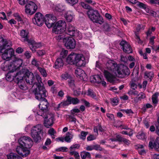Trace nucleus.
<instances>
[{
    "label": "nucleus",
    "mask_w": 159,
    "mask_h": 159,
    "mask_svg": "<svg viewBox=\"0 0 159 159\" xmlns=\"http://www.w3.org/2000/svg\"><path fill=\"white\" fill-rule=\"evenodd\" d=\"M68 84L70 87L72 89H74L75 86L74 80H70L68 81Z\"/></svg>",
    "instance_id": "obj_55"
},
{
    "label": "nucleus",
    "mask_w": 159,
    "mask_h": 159,
    "mask_svg": "<svg viewBox=\"0 0 159 159\" xmlns=\"http://www.w3.org/2000/svg\"><path fill=\"white\" fill-rule=\"evenodd\" d=\"M149 147L151 148H154L155 150L159 151V137H157L155 139L154 143L152 141L149 143Z\"/></svg>",
    "instance_id": "obj_22"
},
{
    "label": "nucleus",
    "mask_w": 159,
    "mask_h": 159,
    "mask_svg": "<svg viewBox=\"0 0 159 159\" xmlns=\"http://www.w3.org/2000/svg\"><path fill=\"white\" fill-rule=\"evenodd\" d=\"M12 97H15L17 99H20L23 98L22 94L20 92V91L16 90V91L13 92L12 94Z\"/></svg>",
    "instance_id": "obj_31"
},
{
    "label": "nucleus",
    "mask_w": 159,
    "mask_h": 159,
    "mask_svg": "<svg viewBox=\"0 0 159 159\" xmlns=\"http://www.w3.org/2000/svg\"><path fill=\"white\" fill-rule=\"evenodd\" d=\"M53 9L55 11L63 13L65 11L66 7L62 4H58L54 6Z\"/></svg>",
    "instance_id": "obj_23"
},
{
    "label": "nucleus",
    "mask_w": 159,
    "mask_h": 159,
    "mask_svg": "<svg viewBox=\"0 0 159 159\" xmlns=\"http://www.w3.org/2000/svg\"><path fill=\"white\" fill-rule=\"evenodd\" d=\"M86 2H82L81 3V6L84 8L85 9H89L90 6L88 5V4L86 3Z\"/></svg>",
    "instance_id": "obj_57"
},
{
    "label": "nucleus",
    "mask_w": 159,
    "mask_h": 159,
    "mask_svg": "<svg viewBox=\"0 0 159 159\" xmlns=\"http://www.w3.org/2000/svg\"><path fill=\"white\" fill-rule=\"evenodd\" d=\"M80 147L79 144H75L73 145L70 148V151H73L76 149Z\"/></svg>",
    "instance_id": "obj_60"
},
{
    "label": "nucleus",
    "mask_w": 159,
    "mask_h": 159,
    "mask_svg": "<svg viewBox=\"0 0 159 159\" xmlns=\"http://www.w3.org/2000/svg\"><path fill=\"white\" fill-rule=\"evenodd\" d=\"M143 145L140 144L137 145L136 147V148L139 150V152L141 155H144L146 153V151L143 148Z\"/></svg>",
    "instance_id": "obj_32"
},
{
    "label": "nucleus",
    "mask_w": 159,
    "mask_h": 159,
    "mask_svg": "<svg viewBox=\"0 0 159 159\" xmlns=\"http://www.w3.org/2000/svg\"><path fill=\"white\" fill-rule=\"evenodd\" d=\"M135 90H130L128 92V94L129 95L137 96L134 98V103H136L140 101L142 99H144L145 97V95L143 93L140 92L139 93L138 91Z\"/></svg>",
    "instance_id": "obj_11"
},
{
    "label": "nucleus",
    "mask_w": 159,
    "mask_h": 159,
    "mask_svg": "<svg viewBox=\"0 0 159 159\" xmlns=\"http://www.w3.org/2000/svg\"><path fill=\"white\" fill-rule=\"evenodd\" d=\"M124 138H122L120 135H117L116 136V139H115L114 138H111V140L113 141H118L120 142H122L123 139H124Z\"/></svg>",
    "instance_id": "obj_49"
},
{
    "label": "nucleus",
    "mask_w": 159,
    "mask_h": 159,
    "mask_svg": "<svg viewBox=\"0 0 159 159\" xmlns=\"http://www.w3.org/2000/svg\"><path fill=\"white\" fill-rule=\"evenodd\" d=\"M23 62L22 59L18 57H15V59L8 66V69H13L16 70L22 65Z\"/></svg>",
    "instance_id": "obj_13"
},
{
    "label": "nucleus",
    "mask_w": 159,
    "mask_h": 159,
    "mask_svg": "<svg viewBox=\"0 0 159 159\" xmlns=\"http://www.w3.org/2000/svg\"><path fill=\"white\" fill-rule=\"evenodd\" d=\"M96 67L100 69L102 71L103 70L102 67V65L98 61H96Z\"/></svg>",
    "instance_id": "obj_62"
},
{
    "label": "nucleus",
    "mask_w": 159,
    "mask_h": 159,
    "mask_svg": "<svg viewBox=\"0 0 159 159\" xmlns=\"http://www.w3.org/2000/svg\"><path fill=\"white\" fill-rule=\"evenodd\" d=\"M66 2L72 5H74L76 3L78 2V0H65Z\"/></svg>",
    "instance_id": "obj_56"
},
{
    "label": "nucleus",
    "mask_w": 159,
    "mask_h": 159,
    "mask_svg": "<svg viewBox=\"0 0 159 159\" xmlns=\"http://www.w3.org/2000/svg\"><path fill=\"white\" fill-rule=\"evenodd\" d=\"M93 149L96 150L101 151L102 148H101L100 145H93Z\"/></svg>",
    "instance_id": "obj_64"
},
{
    "label": "nucleus",
    "mask_w": 159,
    "mask_h": 159,
    "mask_svg": "<svg viewBox=\"0 0 159 159\" xmlns=\"http://www.w3.org/2000/svg\"><path fill=\"white\" fill-rule=\"evenodd\" d=\"M145 76H146L147 78H149L151 79L150 81H151V79L154 76L153 73V72H146L144 73Z\"/></svg>",
    "instance_id": "obj_45"
},
{
    "label": "nucleus",
    "mask_w": 159,
    "mask_h": 159,
    "mask_svg": "<svg viewBox=\"0 0 159 159\" xmlns=\"http://www.w3.org/2000/svg\"><path fill=\"white\" fill-rule=\"evenodd\" d=\"M130 87L133 90H135L137 88V84L133 81L130 82Z\"/></svg>",
    "instance_id": "obj_58"
},
{
    "label": "nucleus",
    "mask_w": 159,
    "mask_h": 159,
    "mask_svg": "<svg viewBox=\"0 0 159 159\" xmlns=\"http://www.w3.org/2000/svg\"><path fill=\"white\" fill-rule=\"evenodd\" d=\"M67 106L66 101H65L59 103L57 105H55L54 106V109L55 110L58 111L60 108L64 107H65Z\"/></svg>",
    "instance_id": "obj_29"
},
{
    "label": "nucleus",
    "mask_w": 159,
    "mask_h": 159,
    "mask_svg": "<svg viewBox=\"0 0 159 159\" xmlns=\"http://www.w3.org/2000/svg\"><path fill=\"white\" fill-rule=\"evenodd\" d=\"M90 80L92 82L99 84L101 83V78L99 75H95L91 76Z\"/></svg>",
    "instance_id": "obj_26"
},
{
    "label": "nucleus",
    "mask_w": 159,
    "mask_h": 159,
    "mask_svg": "<svg viewBox=\"0 0 159 159\" xmlns=\"http://www.w3.org/2000/svg\"><path fill=\"white\" fill-rule=\"evenodd\" d=\"M61 80H66L67 79L70 78V76L67 72H65L62 74L61 75Z\"/></svg>",
    "instance_id": "obj_34"
},
{
    "label": "nucleus",
    "mask_w": 159,
    "mask_h": 159,
    "mask_svg": "<svg viewBox=\"0 0 159 159\" xmlns=\"http://www.w3.org/2000/svg\"><path fill=\"white\" fill-rule=\"evenodd\" d=\"M54 118V115L53 114H48L44 118V126L47 128H49L50 126L52 125L53 123Z\"/></svg>",
    "instance_id": "obj_17"
},
{
    "label": "nucleus",
    "mask_w": 159,
    "mask_h": 159,
    "mask_svg": "<svg viewBox=\"0 0 159 159\" xmlns=\"http://www.w3.org/2000/svg\"><path fill=\"white\" fill-rule=\"evenodd\" d=\"M39 71L40 72L41 74L44 77H46L47 75V72L46 70L41 67H38V68Z\"/></svg>",
    "instance_id": "obj_50"
},
{
    "label": "nucleus",
    "mask_w": 159,
    "mask_h": 159,
    "mask_svg": "<svg viewBox=\"0 0 159 159\" xmlns=\"http://www.w3.org/2000/svg\"><path fill=\"white\" fill-rule=\"evenodd\" d=\"M87 95L90 96L91 98L95 99H97L96 94H94L93 91L90 89H89L88 91Z\"/></svg>",
    "instance_id": "obj_41"
},
{
    "label": "nucleus",
    "mask_w": 159,
    "mask_h": 159,
    "mask_svg": "<svg viewBox=\"0 0 159 159\" xmlns=\"http://www.w3.org/2000/svg\"><path fill=\"white\" fill-rule=\"evenodd\" d=\"M32 21L34 24L39 26H41L43 23V16L41 13L37 12L35 14Z\"/></svg>",
    "instance_id": "obj_14"
},
{
    "label": "nucleus",
    "mask_w": 159,
    "mask_h": 159,
    "mask_svg": "<svg viewBox=\"0 0 159 159\" xmlns=\"http://www.w3.org/2000/svg\"><path fill=\"white\" fill-rule=\"evenodd\" d=\"M29 32L27 30H22L20 31V40L23 42H29Z\"/></svg>",
    "instance_id": "obj_21"
},
{
    "label": "nucleus",
    "mask_w": 159,
    "mask_h": 159,
    "mask_svg": "<svg viewBox=\"0 0 159 159\" xmlns=\"http://www.w3.org/2000/svg\"><path fill=\"white\" fill-rule=\"evenodd\" d=\"M34 93L35 98L41 101L39 105L40 110L38 111L36 114L37 115L43 117L44 114L47 111L48 106L47 101L45 98L47 95L46 91L44 87L41 86L35 89Z\"/></svg>",
    "instance_id": "obj_2"
},
{
    "label": "nucleus",
    "mask_w": 159,
    "mask_h": 159,
    "mask_svg": "<svg viewBox=\"0 0 159 159\" xmlns=\"http://www.w3.org/2000/svg\"><path fill=\"white\" fill-rule=\"evenodd\" d=\"M73 36H75V38L79 39H81L83 37L82 34L78 30H77L74 35H73Z\"/></svg>",
    "instance_id": "obj_51"
},
{
    "label": "nucleus",
    "mask_w": 159,
    "mask_h": 159,
    "mask_svg": "<svg viewBox=\"0 0 159 159\" xmlns=\"http://www.w3.org/2000/svg\"><path fill=\"white\" fill-rule=\"evenodd\" d=\"M31 63L32 65L37 67L38 68V67H39V66L40 64V62L39 61L36 60L35 58L33 59Z\"/></svg>",
    "instance_id": "obj_48"
},
{
    "label": "nucleus",
    "mask_w": 159,
    "mask_h": 159,
    "mask_svg": "<svg viewBox=\"0 0 159 159\" xmlns=\"http://www.w3.org/2000/svg\"><path fill=\"white\" fill-rule=\"evenodd\" d=\"M122 111L130 115L134 113L133 112L131 109L123 110Z\"/></svg>",
    "instance_id": "obj_63"
},
{
    "label": "nucleus",
    "mask_w": 159,
    "mask_h": 159,
    "mask_svg": "<svg viewBox=\"0 0 159 159\" xmlns=\"http://www.w3.org/2000/svg\"><path fill=\"white\" fill-rule=\"evenodd\" d=\"M75 74L77 77H79L81 80L86 81L87 76L84 71L80 68H77L75 70Z\"/></svg>",
    "instance_id": "obj_19"
},
{
    "label": "nucleus",
    "mask_w": 159,
    "mask_h": 159,
    "mask_svg": "<svg viewBox=\"0 0 159 159\" xmlns=\"http://www.w3.org/2000/svg\"><path fill=\"white\" fill-rule=\"evenodd\" d=\"M65 45L67 48L73 49L75 46V42L74 39L70 37H66L64 39Z\"/></svg>",
    "instance_id": "obj_16"
},
{
    "label": "nucleus",
    "mask_w": 159,
    "mask_h": 159,
    "mask_svg": "<svg viewBox=\"0 0 159 159\" xmlns=\"http://www.w3.org/2000/svg\"><path fill=\"white\" fill-rule=\"evenodd\" d=\"M45 22L47 27L50 28L55 24L54 21L57 20L56 17L52 14H47L45 16Z\"/></svg>",
    "instance_id": "obj_12"
},
{
    "label": "nucleus",
    "mask_w": 159,
    "mask_h": 159,
    "mask_svg": "<svg viewBox=\"0 0 159 159\" xmlns=\"http://www.w3.org/2000/svg\"><path fill=\"white\" fill-rule=\"evenodd\" d=\"M10 46H8V44H6V46H4V45H2V47L3 48L2 52H0V53H2V59L7 61L9 60L13 56H14V51L12 48H9L8 47H10L11 46V43L10 42Z\"/></svg>",
    "instance_id": "obj_7"
},
{
    "label": "nucleus",
    "mask_w": 159,
    "mask_h": 159,
    "mask_svg": "<svg viewBox=\"0 0 159 159\" xmlns=\"http://www.w3.org/2000/svg\"><path fill=\"white\" fill-rule=\"evenodd\" d=\"M31 129V135L34 141L39 142L41 139V135L43 133L42 125L38 124L31 128V125H27L25 128V130L28 132Z\"/></svg>",
    "instance_id": "obj_3"
},
{
    "label": "nucleus",
    "mask_w": 159,
    "mask_h": 159,
    "mask_svg": "<svg viewBox=\"0 0 159 159\" xmlns=\"http://www.w3.org/2000/svg\"><path fill=\"white\" fill-rule=\"evenodd\" d=\"M36 78L37 79V80L38 82L39 85H38L37 87L36 88H37L39 86H42L43 87H44L43 86V84L42 82V79L40 76L39 75H36Z\"/></svg>",
    "instance_id": "obj_44"
},
{
    "label": "nucleus",
    "mask_w": 159,
    "mask_h": 159,
    "mask_svg": "<svg viewBox=\"0 0 159 159\" xmlns=\"http://www.w3.org/2000/svg\"><path fill=\"white\" fill-rule=\"evenodd\" d=\"M63 61L62 58H57L55 63V68L56 69L59 68L63 66Z\"/></svg>",
    "instance_id": "obj_28"
},
{
    "label": "nucleus",
    "mask_w": 159,
    "mask_h": 159,
    "mask_svg": "<svg viewBox=\"0 0 159 159\" xmlns=\"http://www.w3.org/2000/svg\"><path fill=\"white\" fill-rule=\"evenodd\" d=\"M20 71L21 72L22 75H20L19 77H17L18 80L20 81L24 79L27 83L31 85L35 83V78L33 73L26 70L24 74L22 71Z\"/></svg>",
    "instance_id": "obj_6"
},
{
    "label": "nucleus",
    "mask_w": 159,
    "mask_h": 159,
    "mask_svg": "<svg viewBox=\"0 0 159 159\" xmlns=\"http://www.w3.org/2000/svg\"><path fill=\"white\" fill-rule=\"evenodd\" d=\"M87 14L89 18L93 22L101 24L103 22L102 17L96 10L90 9L88 11Z\"/></svg>",
    "instance_id": "obj_8"
},
{
    "label": "nucleus",
    "mask_w": 159,
    "mask_h": 159,
    "mask_svg": "<svg viewBox=\"0 0 159 159\" xmlns=\"http://www.w3.org/2000/svg\"><path fill=\"white\" fill-rule=\"evenodd\" d=\"M13 16L15 18L16 20H17L18 22H22L23 21V18L22 16L20 15L17 13H15L13 14Z\"/></svg>",
    "instance_id": "obj_38"
},
{
    "label": "nucleus",
    "mask_w": 159,
    "mask_h": 159,
    "mask_svg": "<svg viewBox=\"0 0 159 159\" xmlns=\"http://www.w3.org/2000/svg\"><path fill=\"white\" fill-rule=\"evenodd\" d=\"M68 51L65 49H63L61 52L60 54V56L63 58H65L67 56L68 54Z\"/></svg>",
    "instance_id": "obj_52"
},
{
    "label": "nucleus",
    "mask_w": 159,
    "mask_h": 159,
    "mask_svg": "<svg viewBox=\"0 0 159 159\" xmlns=\"http://www.w3.org/2000/svg\"><path fill=\"white\" fill-rule=\"evenodd\" d=\"M80 155L82 159H85L86 158H89L90 157V154L89 152L84 151L82 152Z\"/></svg>",
    "instance_id": "obj_37"
},
{
    "label": "nucleus",
    "mask_w": 159,
    "mask_h": 159,
    "mask_svg": "<svg viewBox=\"0 0 159 159\" xmlns=\"http://www.w3.org/2000/svg\"><path fill=\"white\" fill-rule=\"evenodd\" d=\"M66 37H65L64 34H61L59 35L57 37H56V39L57 40L63 39V41L64 42V39L66 38Z\"/></svg>",
    "instance_id": "obj_61"
},
{
    "label": "nucleus",
    "mask_w": 159,
    "mask_h": 159,
    "mask_svg": "<svg viewBox=\"0 0 159 159\" xmlns=\"http://www.w3.org/2000/svg\"><path fill=\"white\" fill-rule=\"evenodd\" d=\"M136 5L139 7L143 9L146 7L147 5L142 2H140L138 1Z\"/></svg>",
    "instance_id": "obj_54"
},
{
    "label": "nucleus",
    "mask_w": 159,
    "mask_h": 159,
    "mask_svg": "<svg viewBox=\"0 0 159 159\" xmlns=\"http://www.w3.org/2000/svg\"><path fill=\"white\" fill-rule=\"evenodd\" d=\"M88 134V132L82 131L81 132L80 134L79 135V136L80 139L84 140L85 139L86 136Z\"/></svg>",
    "instance_id": "obj_46"
},
{
    "label": "nucleus",
    "mask_w": 159,
    "mask_h": 159,
    "mask_svg": "<svg viewBox=\"0 0 159 159\" xmlns=\"http://www.w3.org/2000/svg\"><path fill=\"white\" fill-rule=\"evenodd\" d=\"M144 9L145 10V11L147 13L150 14L151 16H156V12H155L152 11L151 9H150L147 6H146V7Z\"/></svg>",
    "instance_id": "obj_39"
},
{
    "label": "nucleus",
    "mask_w": 159,
    "mask_h": 159,
    "mask_svg": "<svg viewBox=\"0 0 159 159\" xmlns=\"http://www.w3.org/2000/svg\"><path fill=\"white\" fill-rule=\"evenodd\" d=\"M96 139V137L93 135H90L87 137V140L88 141L94 140Z\"/></svg>",
    "instance_id": "obj_59"
},
{
    "label": "nucleus",
    "mask_w": 159,
    "mask_h": 159,
    "mask_svg": "<svg viewBox=\"0 0 159 159\" xmlns=\"http://www.w3.org/2000/svg\"><path fill=\"white\" fill-rule=\"evenodd\" d=\"M159 95L158 93L156 92L155 93L152 97V102L154 104H157L158 102V97Z\"/></svg>",
    "instance_id": "obj_35"
},
{
    "label": "nucleus",
    "mask_w": 159,
    "mask_h": 159,
    "mask_svg": "<svg viewBox=\"0 0 159 159\" xmlns=\"http://www.w3.org/2000/svg\"><path fill=\"white\" fill-rule=\"evenodd\" d=\"M66 101L67 105L71 103L74 105H75L79 102V100L77 98H73L69 96L67 97V100Z\"/></svg>",
    "instance_id": "obj_25"
},
{
    "label": "nucleus",
    "mask_w": 159,
    "mask_h": 159,
    "mask_svg": "<svg viewBox=\"0 0 159 159\" xmlns=\"http://www.w3.org/2000/svg\"><path fill=\"white\" fill-rule=\"evenodd\" d=\"M20 81H19L18 84L20 89V91H25L27 90L28 88L25 85L24 83H21Z\"/></svg>",
    "instance_id": "obj_40"
},
{
    "label": "nucleus",
    "mask_w": 159,
    "mask_h": 159,
    "mask_svg": "<svg viewBox=\"0 0 159 159\" xmlns=\"http://www.w3.org/2000/svg\"><path fill=\"white\" fill-rule=\"evenodd\" d=\"M7 157L8 159H22L21 157L13 153H11L7 154Z\"/></svg>",
    "instance_id": "obj_30"
},
{
    "label": "nucleus",
    "mask_w": 159,
    "mask_h": 159,
    "mask_svg": "<svg viewBox=\"0 0 159 159\" xmlns=\"http://www.w3.org/2000/svg\"><path fill=\"white\" fill-rule=\"evenodd\" d=\"M56 151L58 152L61 151L62 152H66L68 151V149L66 147H61L56 149Z\"/></svg>",
    "instance_id": "obj_53"
},
{
    "label": "nucleus",
    "mask_w": 159,
    "mask_h": 159,
    "mask_svg": "<svg viewBox=\"0 0 159 159\" xmlns=\"http://www.w3.org/2000/svg\"><path fill=\"white\" fill-rule=\"evenodd\" d=\"M65 17L68 21L71 22L74 19L73 14L71 11H67L65 15Z\"/></svg>",
    "instance_id": "obj_27"
},
{
    "label": "nucleus",
    "mask_w": 159,
    "mask_h": 159,
    "mask_svg": "<svg viewBox=\"0 0 159 159\" xmlns=\"http://www.w3.org/2000/svg\"><path fill=\"white\" fill-rule=\"evenodd\" d=\"M54 24L52 29L53 33L55 34H61L66 30V25L65 21L60 20Z\"/></svg>",
    "instance_id": "obj_9"
},
{
    "label": "nucleus",
    "mask_w": 159,
    "mask_h": 159,
    "mask_svg": "<svg viewBox=\"0 0 159 159\" xmlns=\"http://www.w3.org/2000/svg\"><path fill=\"white\" fill-rule=\"evenodd\" d=\"M6 44H8L7 46H10V41H7L6 40H4L3 39H2V41L1 42H0V49H2L3 48L2 47V45H4V46H6Z\"/></svg>",
    "instance_id": "obj_47"
},
{
    "label": "nucleus",
    "mask_w": 159,
    "mask_h": 159,
    "mask_svg": "<svg viewBox=\"0 0 159 159\" xmlns=\"http://www.w3.org/2000/svg\"><path fill=\"white\" fill-rule=\"evenodd\" d=\"M123 51L128 53L132 52V49L129 44L124 41H121L120 43Z\"/></svg>",
    "instance_id": "obj_20"
},
{
    "label": "nucleus",
    "mask_w": 159,
    "mask_h": 159,
    "mask_svg": "<svg viewBox=\"0 0 159 159\" xmlns=\"http://www.w3.org/2000/svg\"><path fill=\"white\" fill-rule=\"evenodd\" d=\"M18 142L20 145L27 149L31 147L33 145L32 140L28 136H24L20 138Z\"/></svg>",
    "instance_id": "obj_10"
},
{
    "label": "nucleus",
    "mask_w": 159,
    "mask_h": 159,
    "mask_svg": "<svg viewBox=\"0 0 159 159\" xmlns=\"http://www.w3.org/2000/svg\"><path fill=\"white\" fill-rule=\"evenodd\" d=\"M137 137L139 139H143L147 138L146 134L143 132H139L137 135Z\"/></svg>",
    "instance_id": "obj_36"
},
{
    "label": "nucleus",
    "mask_w": 159,
    "mask_h": 159,
    "mask_svg": "<svg viewBox=\"0 0 159 159\" xmlns=\"http://www.w3.org/2000/svg\"><path fill=\"white\" fill-rule=\"evenodd\" d=\"M9 70H11V71L7 73L6 77V79L8 81L11 82L12 81L14 78H16L17 80V77H19L20 75H22L21 71L16 73L14 71L15 70L13 69Z\"/></svg>",
    "instance_id": "obj_15"
},
{
    "label": "nucleus",
    "mask_w": 159,
    "mask_h": 159,
    "mask_svg": "<svg viewBox=\"0 0 159 159\" xmlns=\"http://www.w3.org/2000/svg\"><path fill=\"white\" fill-rule=\"evenodd\" d=\"M73 137V135L69 132H68L66 134V137L64 138V140L66 142L69 143L71 141Z\"/></svg>",
    "instance_id": "obj_33"
},
{
    "label": "nucleus",
    "mask_w": 159,
    "mask_h": 159,
    "mask_svg": "<svg viewBox=\"0 0 159 159\" xmlns=\"http://www.w3.org/2000/svg\"><path fill=\"white\" fill-rule=\"evenodd\" d=\"M19 4L24 5L26 3L25 6V12L28 14L31 15L34 14L37 9L36 4L32 1L28 2L29 0H17Z\"/></svg>",
    "instance_id": "obj_5"
},
{
    "label": "nucleus",
    "mask_w": 159,
    "mask_h": 159,
    "mask_svg": "<svg viewBox=\"0 0 159 159\" xmlns=\"http://www.w3.org/2000/svg\"><path fill=\"white\" fill-rule=\"evenodd\" d=\"M66 61L69 64L75 65L78 67L84 66L86 63L83 55L74 53H71L68 56Z\"/></svg>",
    "instance_id": "obj_4"
},
{
    "label": "nucleus",
    "mask_w": 159,
    "mask_h": 159,
    "mask_svg": "<svg viewBox=\"0 0 159 159\" xmlns=\"http://www.w3.org/2000/svg\"><path fill=\"white\" fill-rule=\"evenodd\" d=\"M106 67L107 70H104L103 72L106 79L110 82L114 81L116 76L122 78L129 73L128 68L122 64H117L113 60H109Z\"/></svg>",
    "instance_id": "obj_1"
},
{
    "label": "nucleus",
    "mask_w": 159,
    "mask_h": 159,
    "mask_svg": "<svg viewBox=\"0 0 159 159\" xmlns=\"http://www.w3.org/2000/svg\"><path fill=\"white\" fill-rule=\"evenodd\" d=\"M48 133L51 135L52 138L55 139V135L56 134V132L53 128H51L49 129L48 131Z\"/></svg>",
    "instance_id": "obj_43"
},
{
    "label": "nucleus",
    "mask_w": 159,
    "mask_h": 159,
    "mask_svg": "<svg viewBox=\"0 0 159 159\" xmlns=\"http://www.w3.org/2000/svg\"><path fill=\"white\" fill-rule=\"evenodd\" d=\"M41 46V45L40 43H37L35 42H32L30 48H32L34 50L36 48H40Z\"/></svg>",
    "instance_id": "obj_42"
},
{
    "label": "nucleus",
    "mask_w": 159,
    "mask_h": 159,
    "mask_svg": "<svg viewBox=\"0 0 159 159\" xmlns=\"http://www.w3.org/2000/svg\"><path fill=\"white\" fill-rule=\"evenodd\" d=\"M77 30L71 24H69L67 27L66 31L67 34L73 36Z\"/></svg>",
    "instance_id": "obj_24"
},
{
    "label": "nucleus",
    "mask_w": 159,
    "mask_h": 159,
    "mask_svg": "<svg viewBox=\"0 0 159 159\" xmlns=\"http://www.w3.org/2000/svg\"><path fill=\"white\" fill-rule=\"evenodd\" d=\"M16 151L17 153L23 157L26 156L30 153V151L29 149L22 147L20 145L17 147L16 149Z\"/></svg>",
    "instance_id": "obj_18"
}]
</instances>
